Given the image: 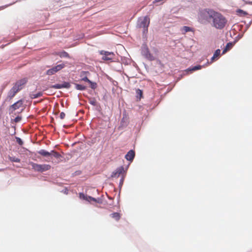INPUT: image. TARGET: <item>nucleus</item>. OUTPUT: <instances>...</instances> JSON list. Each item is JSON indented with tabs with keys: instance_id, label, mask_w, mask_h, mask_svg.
I'll return each mask as SVG.
<instances>
[{
	"instance_id": "obj_19",
	"label": "nucleus",
	"mask_w": 252,
	"mask_h": 252,
	"mask_svg": "<svg viewBox=\"0 0 252 252\" xmlns=\"http://www.w3.org/2000/svg\"><path fill=\"white\" fill-rule=\"evenodd\" d=\"M43 95V93L41 92H38L36 94H31V97L32 99L36 98L41 96Z\"/></svg>"
},
{
	"instance_id": "obj_33",
	"label": "nucleus",
	"mask_w": 252,
	"mask_h": 252,
	"mask_svg": "<svg viewBox=\"0 0 252 252\" xmlns=\"http://www.w3.org/2000/svg\"><path fill=\"white\" fill-rule=\"evenodd\" d=\"M90 103H91V104H93V105H95V101H94V100L91 101Z\"/></svg>"
},
{
	"instance_id": "obj_15",
	"label": "nucleus",
	"mask_w": 252,
	"mask_h": 252,
	"mask_svg": "<svg viewBox=\"0 0 252 252\" xmlns=\"http://www.w3.org/2000/svg\"><path fill=\"white\" fill-rule=\"evenodd\" d=\"M233 46V44L232 42L227 43L225 48L223 49L222 54H225L227 51L230 50L232 48Z\"/></svg>"
},
{
	"instance_id": "obj_5",
	"label": "nucleus",
	"mask_w": 252,
	"mask_h": 252,
	"mask_svg": "<svg viewBox=\"0 0 252 252\" xmlns=\"http://www.w3.org/2000/svg\"><path fill=\"white\" fill-rule=\"evenodd\" d=\"M65 64L61 63L56 66L53 67L52 68L48 69L46 71V74L48 75H52L55 74L56 72L62 70L65 67Z\"/></svg>"
},
{
	"instance_id": "obj_3",
	"label": "nucleus",
	"mask_w": 252,
	"mask_h": 252,
	"mask_svg": "<svg viewBox=\"0 0 252 252\" xmlns=\"http://www.w3.org/2000/svg\"><path fill=\"white\" fill-rule=\"evenodd\" d=\"M150 19L148 16L140 18L138 20V26L140 28H143V33L148 32V28L150 24Z\"/></svg>"
},
{
	"instance_id": "obj_30",
	"label": "nucleus",
	"mask_w": 252,
	"mask_h": 252,
	"mask_svg": "<svg viewBox=\"0 0 252 252\" xmlns=\"http://www.w3.org/2000/svg\"><path fill=\"white\" fill-rule=\"evenodd\" d=\"M91 84V88L92 89H95V86H96V84L95 83H94L92 82V83H90Z\"/></svg>"
},
{
	"instance_id": "obj_16",
	"label": "nucleus",
	"mask_w": 252,
	"mask_h": 252,
	"mask_svg": "<svg viewBox=\"0 0 252 252\" xmlns=\"http://www.w3.org/2000/svg\"><path fill=\"white\" fill-rule=\"evenodd\" d=\"M38 153L43 157H48L52 155V153L47 152L43 149H41L38 151Z\"/></svg>"
},
{
	"instance_id": "obj_9",
	"label": "nucleus",
	"mask_w": 252,
	"mask_h": 252,
	"mask_svg": "<svg viewBox=\"0 0 252 252\" xmlns=\"http://www.w3.org/2000/svg\"><path fill=\"white\" fill-rule=\"evenodd\" d=\"M124 172V168L123 166H121L118 168L115 172L112 173L111 177L118 178L120 175L123 174Z\"/></svg>"
},
{
	"instance_id": "obj_18",
	"label": "nucleus",
	"mask_w": 252,
	"mask_h": 252,
	"mask_svg": "<svg viewBox=\"0 0 252 252\" xmlns=\"http://www.w3.org/2000/svg\"><path fill=\"white\" fill-rule=\"evenodd\" d=\"M220 49H217L215 52L213 56L212 57L211 60L213 61L215 59L218 58L220 55Z\"/></svg>"
},
{
	"instance_id": "obj_26",
	"label": "nucleus",
	"mask_w": 252,
	"mask_h": 252,
	"mask_svg": "<svg viewBox=\"0 0 252 252\" xmlns=\"http://www.w3.org/2000/svg\"><path fill=\"white\" fill-rule=\"evenodd\" d=\"M16 142L21 146L23 144V142L21 138L19 137H16Z\"/></svg>"
},
{
	"instance_id": "obj_8",
	"label": "nucleus",
	"mask_w": 252,
	"mask_h": 252,
	"mask_svg": "<svg viewBox=\"0 0 252 252\" xmlns=\"http://www.w3.org/2000/svg\"><path fill=\"white\" fill-rule=\"evenodd\" d=\"M70 87V85L68 82H64L63 83L61 84H56L54 85H52L50 88L56 89H60L62 88H69Z\"/></svg>"
},
{
	"instance_id": "obj_31",
	"label": "nucleus",
	"mask_w": 252,
	"mask_h": 252,
	"mask_svg": "<svg viewBox=\"0 0 252 252\" xmlns=\"http://www.w3.org/2000/svg\"><path fill=\"white\" fill-rule=\"evenodd\" d=\"M237 12L238 13H243V14H246V12H244V11H243V10H241V9H238V10L237 11Z\"/></svg>"
},
{
	"instance_id": "obj_29",
	"label": "nucleus",
	"mask_w": 252,
	"mask_h": 252,
	"mask_svg": "<svg viewBox=\"0 0 252 252\" xmlns=\"http://www.w3.org/2000/svg\"><path fill=\"white\" fill-rule=\"evenodd\" d=\"M79 196H80V198H82L83 199H86V196L85 195V194L83 193H79Z\"/></svg>"
},
{
	"instance_id": "obj_14",
	"label": "nucleus",
	"mask_w": 252,
	"mask_h": 252,
	"mask_svg": "<svg viewBox=\"0 0 252 252\" xmlns=\"http://www.w3.org/2000/svg\"><path fill=\"white\" fill-rule=\"evenodd\" d=\"M121 216L122 215L118 212H115L110 214V217L117 221L120 220Z\"/></svg>"
},
{
	"instance_id": "obj_21",
	"label": "nucleus",
	"mask_w": 252,
	"mask_h": 252,
	"mask_svg": "<svg viewBox=\"0 0 252 252\" xmlns=\"http://www.w3.org/2000/svg\"><path fill=\"white\" fill-rule=\"evenodd\" d=\"M8 159L12 162H20L21 160L20 158L15 157L8 156Z\"/></svg>"
},
{
	"instance_id": "obj_17",
	"label": "nucleus",
	"mask_w": 252,
	"mask_h": 252,
	"mask_svg": "<svg viewBox=\"0 0 252 252\" xmlns=\"http://www.w3.org/2000/svg\"><path fill=\"white\" fill-rule=\"evenodd\" d=\"M57 55L59 56L61 58H70L69 54L65 51L59 52L57 54Z\"/></svg>"
},
{
	"instance_id": "obj_13",
	"label": "nucleus",
	"mask_w": 252,
	"mask_h": 252,
	"mask_svg": "<svg viewBox=\"0 0 252 252\" xmlns=\"http://www.w3.org/2000/svg\"><path fill=\"white\" fill-rule=\"evenodd\" d=\"M22 104V100H19L12 104L10 108L12 109L13 111H14L18 108H19Z\"/></svg>"
},
{
	"instance_id": "obj_34",
	"label": "nucleus",
	"mask_w": 252,
	"mask_h": 252,
	"mask_svg": "<svg viewBox=\"0 0 252 252\" xmlns=\"http://www.w3.org/2000/svg\"><path fill=\"white\" fill-rule=\"evenodd\" d=\"M121 182H123V178L121 179Z\"/></svg>"
},
{
	"instance_id": "obj_10",
	"label": "nucleus",
	"mask_w": 252,
	"mask_h": 252,
	"mask_svg": "<svg viewBox=\"0 0 252 252\" xmlns=\"http://www.w3.org/2000/svg\"><path fill=\"white\" fill-rule=\"evenodd\" d=\"M135 157V152L133 150H130L125 156V158L129 161L133 160Z\"/></svg>"
},
{
	"instance_id": "obj_6",
	"label": "nucleus",
	"mask_w": 252,
	"mask_h": 252,
	"mask_svg": "<svg viewBox=\"0 0 252 252\" xmlns=\"http://www.w3.org/2000/svg\"><path fill=\"white\" fill-rule=\"evenodd\" d=\"M27 82V79L26 78H23L17 81L13 85V88L15 89L18 92L21 90L24 85H25Z\"/></svg>"
},
{
	"instance_id": "obj_28",
	"label": "nucleus",
	"mask_w": 252,
	"mask_h": 252,
	"mask_svg": "<svg viewBox=\"0 0 252 252\" xmlns=\"http://www.w3.org/2000/svg\"><path fill=\"white\" fill-rule=\"evenodd\" d=\"M65 114L64 112H62L60 113V118L61 119H62V120L63 119L65 118Z\"/></svg>"
},
{
	"instance_id": "obj_25",
	"label": "nucleus",
	"mask_w": 252,
	"mask_h": 252,
	"mask_svg": "<svg viewBox=\"0 0 252 252\" xmlns=\"http://www.w3.org/2000/svg\"><path fill=\"white\" fill-rule=\"evenodd\" d=\"M202 67V66H201V65H197V66H195L193 67L189 70L190 71H195V70L201 69Z\"/></svg>"
},
{
	"instance_id": "obj_20",
	"label": "nucleus",
	"mask_w": 252,
	"mask_h": 252,
	"mask_svg": "<svg viewBox=\"0 0 252 252\" xmlns=\"http://www.w3.org/2000/svg\"><path fill=\"white\" fill-rule=\"evenodd\" d=\"M190 31H192V29L188 26H184L182 29V32L183 33H185Z\"/></svg>"
},
{
	"instance_id": "obj_1",
	"label": "nucleus",
	"mask_w": 252,
	"mask_h": 252,
	"mask_svg": "<svg viewBox=\"0 0 252 252\" xmlns=\"http://www.w3.org/2000/svg\"><path fill=\"white\" fill-rule=\"evenodd\" d=\"M212 19V26L217 29H222L225 26L227 23L226 18L220 13L214 11L211 14Z\"/></svg>"
},
{
	"instance_id": "obj_24",
	"label": "nucleus",
	"mask_w": 252,
	"mask_h": 252,
	"mask_svg": "<svg viewBox=\"0 0 252 252\" xmlns=\"http://www.w3.org/2000/svg\"><path fill=\"white\" fill-rule=\"evenodd\" d=\"M75 88L77 90H84L86 89V87L83 86V85H80V84H75Z\"/></svg>"
},
{
	"instance_id": "obj_32",
	"label": "nucleus",
	"mask_w": 252,
	"mask_h": 252,
	"mask_svg": "<svg viewBox=\"0 0 252 252\" xmlns=\"http://www.w3.org/2000/svg\"><path fill=\"white\" fill-rule=\"evenodd\" d=\"M89 198H90V199L91 200H92V201H95V202H96V199H95V198H94V197H91V196H89Z\"/></svg>"
},
{
	"instance_id": "obj_4",
	"label": "nucleus",
	"mask_w": 252,
	"mask_h": 252,
	"mask_svg": "<svg viewBox=\"0 0 252 252\" xmlns=\"http://www.w3.org/2000/svg\"><path fill=\"white\" fill-rule=\"evenodd\" d=\"M30 164L32 166V169L35 171L40 172L49 170L51 168V165L49 164H39L33 162H30Z\"/></svg>"
},
{
	"instance_id": "obj_11",
	"label": "nucleus",
	"mask_w": 252,
	"mask_h": 252,
	"mask_svg": "<svg viewBox=\"0 0 252 252\" xmlns=\"http://www.w3.org/2000/svg\"><path fill=\"white\" fill-rule=\"evenodd\" d=\"M143 54H144L143 55L147 59L150 61H153L155 60L154 57L149 53L147 48H145L143 50Z\"/></svg>"
},
{
	"instance_id": "obj_7",
	"label": "nucleus",
	"mask_w": 252,
	"mask_h": 252,
	"mask_svg": "<svg viewBox=\"0 0 252 252\" xmlns=\"http://www.w3.org/2000/svg\"><path fill=\"white\" fill-rule=\"evenodd\" d=\"M99 54L103 55L102 59L105 61L112 60L115 57V54L113 52H109L103 50L100 51Z\"/></svg>"
},
{
	"instance_id": "obj_27",
	"label": "nucleus",
	"mask_w": 252,
	"mask_h": 252,
	"mask_svg": "<svg viewBox=\"0 0 252 252\" xmlns=\"http://www.w3.org/2000/svg\"><path fill=\"white\" fill-rule=\"evenodd\" d=\"M82 80L88 82L89 83H92V81H90L87 76H85L82 78Z\"/></svg>"
},
{
	"instance_id": "obj_23",
	"label": "nucleus",
	"mask_w": 252,
	"mask_h": 252,
	"mask_svg": "<svg viewBox=\"0 0 252 252\" xmlns=\"http://www.w3.org/2000/svg\"><path fill=\"white\" fill-rule=\"evenodd\" d=\"M137 97L141 99L142 97L143 92L140 89H137L136 91Z\"/></svg>"
},
{
	"instance_id": "obj_12",
	"label": "nucleus",
	"mask_w": 252,
	"mask_h": 252,
	"mask_svg": "<svg viewBox=\"0 0 252 252\" xmlns=\"http://www.w3.org/2000/svg\"><path fill=\"white\" fill-rule=\"evenodd\" d=\"M15 89L12 88L10 91L8 93L7 99H8L9 100H11L13 97H14V96L16 95V94L18 93V92L15 90Z\"/></svg>"
},
{
	"instance_id": "obj_22",
	"label": "nucleus",
	"mask_w": 252,
	"mask_h": 252,
	"mask_svg": "<svg viewBox=\"0 0 252 252\" xmlns=\"http://www.w3.org/2000/svg\"><path fill=\"white\" fill-rule=\"evenodd\" d=\"M50 153H52L51 156H54L55 158H59L60 157H61V155L59 153L55 151L52 150L51 151Z\"/></svg>"
},
{
	"instance_id": "obj_2",
	"label": "nucleus",
	"mask_w": 252,
	"mask_h": 252,
	"mask_svg": "<svg viewBox=\"0 0 252 252\" xmlns=\"http://www.w3.org/2000/svg\"><path fill=\"white\" fill-rule=\"evenodd\" d=\"M214 10L210 9H204L201 11L198 15L199 21L202 24H206L209 22L211 19V14L214 13Z\"/></svg>"
}]
</instances>
